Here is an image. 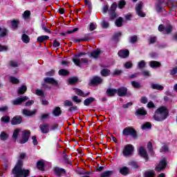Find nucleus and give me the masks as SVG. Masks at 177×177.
Masks as SVG:
<instances>
[{
	"instance_id": "nucleus-26",
	"label": "nucleus",
	"mask_w": 177,
	"mask_h": 177,
	"mask_svg": "<svg viewBox=\"0 0 177 177\" xmlns=\"http://www.w3.org/2000/svg\"><path fill=\"white\" fill-rule=\"evenodd\" d=\"M75 91L76 95H78L79 96H82L83 97H85L86 95H84V92L78 88H73Z\"/></svg>"
},
{
	"instance_id": "nucleus-52",
	"label": "nucleus",
	"mask_w": 177,
	"mask_h": 177,
	"mask_svg": "<svg viewBox=\"0 0 177 177\" xmlns=\"http://www.w3.org/2000/svg\"><path fill=\"white\" fill-rule=\"evenodd\" d=\"M124 67L126 68H131V67H132V62H128L126 64H124Z\"/></svg>"
},
{
	"instance_id": "nucleus-32",
	"label": "nucleus",
	"mask_w": 177,
	"mask_h": 177,
	"mask_svg": "<svg viewBox=\"0 0 177 177\" xmlns=\"http://www.w3.org/2000/svg\"><path fill=\"white\" fill-rule=\"evenodd\" d=\"M8 34V30L5 28H0V37H5Z\"/></svg>"
},
{
	"instance_id": "nucleus-50",
	"label": "nucleus",
	"mask_w": 177,
	"mask_h": 177,
	"mask_svg": "<svg viewBox=\"0 0 177 177\" xmlns=\"http://www.w3.org/2000/svg\"><path fill=\"white\" fill-rule=\"evenodd\" d=\"M48 118H49V114L48 113H44L41 116V120H48Z\"/></svg>"
},
{
	"instance_id": "nucleus-11",
	"label": "nucleus",
	"mask_w": 177,
	"mask_h": 177,
	"mask_svg": "<svg viewBox=\"0 0 177 177\" xmlns=\"http://www.w3.org/2000/svg\"><path fill=\"white\" fill-rule=\"evenodd\" d=\"M118 56L120 57H122L125 59V57H128L129 56V51L128 50H122L118 52Z\"/></svg>"
},
{
	"instance_id": "nucleus-51",
	"label": "nucleus",
	"mask_w": 177,
	"mask_h": 177,
	"mask_svg": "<svg viewBox=\"0 0 177 177\" xmlns=\"http://www.w3.org/2000/svg\"><path fill=\"white\" fill-rule=\"evenodd\" d=\"M136 41H138V37L136 36H133L131 38L130 42L131 44H135V42H136Z\"/></svg>"
},
{
	"instance_id": "nucleus-16",
	"label": "nucleus",
	"mask_w": 177,
	"mask_h": 177,
	"mask_svg": "<svg viewBox=\"0 0 177 177\" xmlns=\"http://www.w3.org/2000/svg\"><path fill=\"white\" fill-rule=\"evenodd\" d=\"M37 113V109H34L33 111H28L27 109H24L23 114L24 115L31 116L34 115Z\"/></svg>"
},
{
	"instance_id": "nucleus-18",
	"label": "nucleus",
	"mask_w": 177,
	"mask_h": 177,
	"mask_svg": "<svg viewBox=\"0 0 177 177\" xmlns=\"http://www.w3.org/2000/svg\"><path fill=\"white\" fill-rule=\"evenodd\" d=\"M120 172L122 175H128L129 174V169L127 167H123L120 169Z\"/></svg>"
},
{
	"instance_id": "nucleus-7",
	"label": "nucleus",
	"mask_w": 177,
	"mask_h": 177,
	"mask_svg": "<svg viewBox=\"0 0 177 177\" xmlns=\"http://www.w3.org/2000/svg\"><path fill=\"white\" fill-rule=\"evenodd\" d=\"M123 135L126 136L128 135H132L133 136H135V135H136V131L133 128L128 127L123 130Z\"/></svg>"
},
{
	"instance_id": "nucleus-49",
	"label": "nucleus",
	"mask_w": 177,
	"mask_h": 177,
	"mask_svg": "<svg viewBox=\"0 0 177 177\" xmlns=\"http://www.w3.org/2000/svg\"><path fill=\"white\" fill-rule=\"evenodd\" d=\"M146 62L145 61H141L138 63V67L139 68H143V67H145Z\"/></svg>"
},
{
	"instance_id": "nucleus-40",
	"label": "nucleus",
	"mask_w": 177,
	"mask_h": 177,
	"mask_svg": "<svg viewBox=\"0 0 177 177\" xmlns=\"http://www.w3.org/2000/svg\"><path fill=\"white\" fill-rule=\"evenodd\" d=\"M127 5V3L125 2V1L122 0L119 2L118 3V8L119 9H122V8H124V6Z\"/></svg>"
},
{
	"instance_id": "nucleus-34",
	"label": "nucleus",
	"mask_w": 177,
	"mask_h": 177,
	"mask_svg": "<svg viewBox=\"0 0 177 177\" xmlns=\"http://www.w3.org/2000/svg\"><path fill=\"white\" fill-rule=\"evenodd\" d=\"M145 177H154V171H146L145 174Z\"/></svg>"
},
{
	"instance_id": "nucleus-10",
	"label": "nucleus",
	"mask_w": 177,
	"mask_h": 177,
	"mask_svg": "<svg viewBox=\"0 0 177 177\" xmlns=\"http://www.w3.org/2000/svg\"><path fill=\"white\" fill-rule=\"evenodd\" d=\"M11 124L12 125L21 124V116H15L11 120Z\"/></svg>"
},
{
	"instance_id": "nucleus-47",
	"label": "nucleus",
	"mask_w": 177,
	"mask_h": 177,
	"mask_svg": "<svg viewBox=\"0 0 177 177\" xmlns=\"http://www.w3.org/2000/svg\"><path fill=\"white\" fill-rule=\"evenodd\" d=\"M131 85L133 88H140V84L138 82H132Z\"/></svg>"
},
{
	"instance_id": "nucleus-56",
	"label": "nucleus",
	"mask_w": 177,
	"mask_h": 177,
	"mask_svg": "<svg viewBox=\"0 0 177 177\" xmlns=\"http://www.w3.org/2000/svg\"><path fill=\"white\" fill-rule=\"evenodd\" d=\"M55 171L57 175H60V173H59V172H66V171H64V169H59L56 168V169H55Z\"/></svg>"
},
{
	"instance_id": "nucleus-62",
	"label": "nucleus",
	"mask_w": 177,
	"mask_h": 177,
	"mask_svg": "<svg viewBox=\"0 0 177 177\" xmlns=\"http://www.w3.org/2000/svg\"><path fill=\"white\" fill-rule=\"evenodd\" d=\"M102 26L103 28H107V27H109V23L104 21H102Z\"/></svg>"
},
{
	"instance_id": "nucleus-22",
	"label": "nucleus",
	"mask_w": 177,
	"mask_h": 177,
	"mask_svg": "<svg viewBox=\"0 0 177 177\" xmlns=\"http://www.w3.org/2000/svg\"><path fill=\"white\" fill-rule=\"evenodd\" d=\"M53 114H54V115H55L56 117L62 114V110H60V107L57 106L55 108L53 111Z\"/></svg>"
},
{
	"instance_id": "nucleus-42",
	"label": "nucleus",
	"mask_w": 177,
	"mask_h": 177,
	"mask_svg": "<svg viewBox=\"0 0 177 177\" xmlns=\"http://www.w3.org/2000/svg\"><path fill=\"white\" fill-rule=\"evenodd\" d=\"M0 139H1V140H6V139H8V134L5 132H2L0 135Z\"/></svg>"
},
{
	"instance_id": "nucleus-54",
	"label": "nucleus",
	"mask_w": 177,
	"mask_h": 177,
	"mask_svg": "<svg viewBox=\"0 0 177 177\" xmlns=\"http://www.w3.org/2000/svg\"><path fill=\"white\" fill-rule=\"evenodd\" d=\"M115 9H117V3H113L111 7V10H112V12H115Z\"/></svg>"
},
{
	"instance_id": "nucleus-36",
	"label": "nucleus",
	"mask_w": 177,
	"mask_h": 177,
	"mask_svg": "<svg viewBox=\"0 0 177 177\" xmlns=\"http://www.w3.org/2000/svg\"><path fill=\"white\" fill-rule=\"evenodd\" d=\"M142 129H149V128H151V124L149 122H147L141 127Z\"/></svg>"
},
{
	"instance_id": "nucleus-25",
	"label": "nucleus",
	"mask_w": 177,
	"mask_h": 177,
	"mask_svg": "<svg viewBox=\"0 0 177 177\" xmlns=\"http://www.w3.org/2000/svg\"><path fill=\"white\" fill-rule=\"evenodd\" d=\"M152 89H157V91H162L164 86L160 84H151Z\"/></svg>"
},
{
	"instance_id": "nucleus-43",
	"label": "nucleus",
	"mask_w": 177,
	"mask_h": 177,
	"mask_svg": "<svg viewBox=\"0 0 177 177\" xmlns=\"http://www.w3.org/2000/svg\"><path fill=\"white\" fill-rule=\"evenodd\" d=\"M72 100L75 102V103H81L82 100L78 97V96L75 95L72 97Z\"/></svg>"
},
{
	"instance_id": "nucleus-55",
	"label": "nucleus",
	"mask_w": 177,
	"mask_h": 177,
	"mask_svg": "<svg viewBox=\"0 0 177 177\" xmlns=\"http://www.w3.org/2000/svg\"><path fill=\"white\" fill-rule=\"evenodd\" d=\"M64 106H73V102L69 100H66L64 102Z\"/></svg>"
},
{
	"instance_id": "nucleus-60",
	"label": "nucleus",
	"mask_w": 177,
	"mask_h": 177,
	"mask_svg": "<svg viewBox=\"0 0 177 177\" xmlns=\"http://www.w3.org/2000/svg\"><path fill=\"white\" fill-rule=\"evenodd\" d=\"M53 46L54 48H58V46H60V43L55 40L53 42Z\"/></svg>"
},
{
	"instance_id": "nucleus-58",
	"label": "nucleus",
	"mask_w": 177,
	"mask_h": 177,
	"mask_svg": "<svg viewBox=\"0 0 177 177\" xmlns=\"http://www.w3.org/2000/svg\"><path fill=\"white\" fill-rule=\"evenodd\" d=\"M166 34H169L172 31V27L168 26L165 28Z\"/></svg>"
},
{
	"instance_id": "nucleus-53",
	"label": "nucleus",
	"mask_w": 177,
	"mask_h": 177,
	"mask_svg": "<svg viewBox=\"0 0 177 177\" xmlns=\"http://www.w3.org/2000/svg\"><path fill=\"white\" fill-rule=\"evenodd\" d=\"M36 95H37V96H44V91L37 89L36 90Z\"/></svg>"
},
{
	"instance_id": "nucleus-14",
	"label": "nucleus",
	"mask_w": 177,
	"mask_h": 177,
	"mask_svg": "<svg viewBox=\"0 0 177 177\" xmlns=\"http://www.w3.org/2000/svg\"><path fill=\"white\" fill-rule=\"evenodd\" d=\"M41 131L42 133H48L49 132V124H43L39 126Z\"/></svg>"
},
{
	"instance_id": "nucleus-13",
	"label": "nucleus",
	"mask_w": 177,
	"mask_h": 177,
	"mask_svg": "<svg viewBox=\"0 0 177 177\" xmlns=\"http://www.w3.org/2000/svg\"><path fill=\"white\" fill-rule=\"evenodd\" d=\"M102 81V78H100L97 76H95L91 80V85H99V84H101Z\"/></svg>"
},
{
	"instance_id": "nucleus-15",
	"label": "nucleus",
	"mask_w": 177,
	"mask_h": 177,
	"mask_svg": "<svg viewBox=\"0 0 177 177\" xmlns=\"http://www.w3.org/2000/svg\"><path fill=\"white\" fill-rule=\"evenodd\" d=\"M127 88L122 87L117 91L116 93H118V96H125L127 95Z\"/></svg>"
},
{
	"instance_id": "nucleus-30",
	"label": "nucleus",
	"mask_w": 177,
	"mask_h": 177,
	"mask_svg": "<svg viewBox=\"0 0 177 177\" xmlns=\"http://www.w3.org/2000/svg\"><path fill=\"white\" fill-rule=\"evenodd\" d=\"M19 132H20V129H17L14 131V133L12 135V138L14 139V140H17V137L19 136Z\"/></svg>"
},
{
	"instance_id": "nucleus-17",
	"label": "nucleus",
	"mask_w": 177,
	"mask_h": 177,
	"mask_svg": "<svg viewBox=\"0 0 177 177\" xmlns=\"http://www.w3.org/2000/svg\"><path fill=\"white\" fill-rule=\"evenodd\" d=\"M100 53H102V51H100V49H97L91 53V57H93V59H97V57L100 56Z\"/></svg>"
},
{
	"instance_id": "nucleus-2",
	"label": "nucleus",
	"mask_w": 177,
	"mask_h": 177,
	"mask_svg": "<svg viewBox=\"0 0 177 177\" xmlns=\"http://www.w3.org/2000/svg\"><path fill=\"white\" fill-rule=\"evenodd\" d=\"M167 117H168V109L164 106H161L156 110L153 118L156 121H163Z\"/></svg>"
},
{
	"instance_id": "nucleus-46",
	"label": "nucleus",
	"mask_w": 177,
	"mask_h": 177,
	"mask_svg": "<svg viewBox=\"0 0 177 177\" xmlns=\"http://www.w3.org/2000/svg\"><path fill=\"white\" fill-rule=\"evenodd\" d=\"M11 24L13 28H17V24H19V21L17 20H12Z\"/></svg>"
},
{
	"instance_id": "nucleus-23",
	"label": "nucleus",
	"mask_w": 177,
	"mask_h": 177,
	"mask_svg": "<svg viewBox=\"0 0 177 177\" xmlns=\"http://www.w3.org/2000/svg\"><path fill=\"white\" fill-rule=\"evenodd\" d=\"M44 82H46L47 84H52L53 85H56L57 82H55L53 78L50 77H46L44 79Z\"/></svg>"
},
{
	"instance_id": "nucleus-20",
	"label": "nucleus",
	"mask_w": 177,
	"mask_h": 177,
	"mask_svg": "<svg viewBox=\"0 0 177 177\" xmlns=\"http://www.w3.org/2000/svg\"><path fill=\"white\" fill-rule=\"evenodd\" d=\"M49 39V36L43 35L37 37V42L42 43L44 41H48Z\"/></svg>"
},
{
	"instance_id": "nucleus-63",
	"label": "nucleus",
	"mask_w": 177,
	"mask_h": 177,
	"mask_svg": "<svg viewBox=\"0 0 177 177\" xmlns=\"http://www.w3.org/2000/svg\"><path fill=\"white\" fill-rule=\"evenodd\" d=\"M10 64L11 67H17V66H18L17 63L15 62H13V61H11L10 62Z\"/></svg>"
},
{
	"instance_id": "nucleus-28",
	"label": "nucleus",
	"mask_w": 177,
	"mask_h": 177,
	"mask_svg": "<svg viewBox=\"0 0 177 177\" xmlns=\"http://www.w3.org/2000/svg\"><path fill=\"white\" fill-rule=\"evenodd\" d=\"M21 39L25 44H28V42H30V37L26 34L22 35Z\"/></svg>"
},
{
	"instance_id": "nucleus-61",
	"label": "nucleus",
	"mask_w": 177,
	"mask_h": 177,
	"mask_svg": "<svg viewBox=\"0 0 177 177\" xmlns=\"http://www.w3.org/2000/svg\"><path fill=\"white\" fill-rule=\"evenodd\" d=\"M4 50H8V47L0 45V52H4Z\"/></svg>"
},
{
	"instance_id": "nucleus-3",
	"label": "nucleus",
	"mask_w": 177,
	"mask_h": 177,
	"mask_svg": "<svg viewBox=\"0 0 177 177\" xmlns=\"http://www.w3.org/2000/svg\"><path fill=\"white\" fill-rule=\"evenodd\" d=\"M132 153H133V147L129 145H126L123 150V155L124 157H129Z\"/></svg>"
},
{
	"instance_id": "nucleus-41",
	"label": "nucleus",
	"mask_w": 177,
	"mask_h": 177,
	"mask_svg": "<svg viewBox=\"0 0 177 177\" xmlns=\"http://www.w3.org/2000/svg\"><path fill=\"white\" fill-rule=\"evenodd\" d=\"M59 75H67L68 74V71L64 69H61L59 71Z\"/></svg>"
},
{
	"instance_id": "nucleus-8",
	"label": "nucleus",
	"mask_w": 177,
	"mask_h": 177,
	"mask_svg": "<svg viewBox=\"0 0 177 177\" xmlns=\"http://www.w3.org/2000/svg\"><path fill=\"white\" fill-rule=\"evenodd\" d=\"M26 100H28V97L24 96L22 97H18L12 101V104L17 106L18 104H21V103H23V102H26Z\"/></svg>"
},
{
	"instance_id": "nucleus-33",
	"label": "nucleus",
	"mask_w": 177,
	"mask_h": 177,
	"mask_svg": "<svg viewBox=\"0 0 177 177\" xmlns=\"http://www.w3.org/2000/svg\"><path fill=\"white\" fill-rule=\"evenodd\" d=\"M78 79L77 77H73L68 80V83L71 85H74V84H77Z\"/></svg>"
},
{
	"instance_id": "nucleus-39",
	"label": "nucleus",
	"mask_w": 177,
	"mask_h": 177,
	"mask_svg": "<svg viewBox=\"0 0 177 177\" xmlns=\"http://www.w3.org/2000/svg\"><path fill=\"white\" fill-rule=\"evenodd\" d=\"M9 121H10V118L9 116H3L1 118V122H9Z\"/></svg>"
},
{
	"instance_id": "nucleus-6",
	"label": "nucleus",
	"mask_w": 177,
	"mask_h": 177,
	"mask_svg": "<svg viewBox=\"0 0 177 177\" xmlns=\"http://www.w3.org/2000/svg\"><path fill=\"white\" fill-rule=\"evenodd\" d=\"M142 8H143V3L140 2L136 6V13L140 17H145V16H146V14L142 12Z\"/></svg>"
},
{
	"instance_id": "nucleus-27",
	"label": "nucleus",
	"mask_w": 177,
	"mask_h": 177,
	"mask_svg": "<svg viewBox=\"0 0 177 177\" xmlns=\"http://www.w3.org/2000/svg\"><path fill=\"white\" fill-rule=\"evenodd\" d=\"M27 91V86H22L18 90L19 95H23Z\"/></svg>"
},
{
	"instance_id": "nucleus-64",
	"label": "nucleus",
	"mask_w": 177,
	"mask_h": 177,
	"mask_svg": "<svg viewBox=\"0 0 177 177\" xmlns=\"http://www.w3.org/2000/svg\"><path fill=\"white\" fill-rule=\"evenodd\" d=\"M147 107L149 109H153V107H154V103H153L152 102H150L147 104Z\"/></svg>"
},
{
	"instance_id": "nucleus-57",
	"label": "nucleus",
	"mask_w": 177,
	"mask_h": 177,
	"mask_svg": "<svg viewBox=\"0 0 177 177\" xmlns=\"http://www.w3.org/2000/svg\"><path fill=\"white\" fill-rule=\"evenodd\" d=\"M76 31H78V28H75L71 30L66 31V34H73V32H75Z\"/></svg>"
},
{
	"instance_id": "nucleus-1",
	"label": "nucleus",
	"mask_w": 177,
	"mask_h": 177,
	"mask_svg": "<svg viewBox=\"0 0 177 177\" xmlns=\"http://www.w3.org/2000/svg\"><path fill=\"white\" fill-rule=\"evenodd\" d=\"M23 161L19 160L12 169V174L15 177H27L30 175V170L24 169Z\"/></svg>"
},
{
	"instance_id": "nucleus-29",
	"label": "nucleus",
	"mask_w": 177,
	"mask_h": 177,
	"mask_svg": "<svg viewBox=\"0 0 177 177\" xmlns=\"http://www.w3.org/2000/svg\"><path fill=\"white\" fill-rule=\"evenodd\" d=\"M37 167L38 169H39L40 171H44V161L40 160V161L37 162Z\"/></svg>"
},
{
	"instance_id": "nucleus-21",
	"label": "nucleus",
	"mask_w": 177,
	"mask_h": 177,
	"mask_svg": "<svg viewBox=\"0 0 177 177\" xmlns=\"http://www.w3.org/2000/svg\"><path fill=\"white\" fill-rule=\"evenodd\" d=\"M93 102H95V98L88 97L84 100V106H89V104H91V103H93Z\"/></svg>"
},
{
	"instance_id": "nucleus-37",
	"label": "nucleus",
	"mask_w": 177,
	"mask_h": 177,
	"mask_svg": "<svg viewBox=\"0 0 177 177\" xmlns=\"http://www.w3.org/2000/svg\"><path fill=\"white\" fill-rule=\"evenodd\" d=\"M115 25L117 26V27H121V26H122V18L120 17L119 19H118L115 21Z\"/></svg>"
},
{
	"instance_id": "nucleus-44",
	"label": "nucleus",
	"mask_w": 177,
	"mask_h": 177,
	"mask_svg": "<svg viewBox=\"0 0 177 177\" xmlns=\"http://www.w3.org/2000/svg\"><path fill=\"white\" fill-rule=\"evenodd\" d=\"M30 15H31V12L29 10L25 11L23 15L24 19H28V17H30Z\"/></svg>"
},
{
	"instance_id": "nucleus-9",
	"label": "nucleus",
	"mask_w": 177,
	"mask_h": 177,
	"mask_svg": "<svg viewBox=\"0 0 177 177\" xmlns=\"http://www.w3.org/2000/svg\"><path fill=\"white\" fill-rule=\"evenodd\" d=\"M73 62L75 63L76 66H81L83 63H88V59L82 58L81 60L78 59V58H73Z\"/></svg>"
},
{
	"instance_id": "nucleus-31",
	"label": "nucleus",
	"mask_w": 177,
	"mask_h": 177,
	"mask_svg": "<svg viewBox=\"0 0 177 177\" xmlns=\"http://www.w3.org/2000/svg\"><path fill=\"white\" fill-rule=\"evenodd\" d=\"M160 66H161V64H160L158 62L152 61L150 62V66L152 68L160 67Z\"/></svg>"
},
{
	"instance_id": "nucleus-59",
	"label": "nucleus",
	"mask_w": 177,
	"mask_h": 177,
	"mask_svg": "<svg viewBox=\"0 0 177 177\" xmlns=\"http://www.w3.org/2000/svg\"><path fill=\"white\" fill-rule=\"evenodd\" d=\"M140 102L141 103L146 104V103H147V98H146V97H142L140 100Z\"/></svg>"
},
{
	"instance_id": "nucleus-38",
	"label": "nucleus",
	"mask_w": 177,
	"mask_h": 177,
	"mask_svg": "<svg viewBox=\"0 0 177 177\" xmlns=\"http://www.w3.org/2000/svg\"><path fill=\"white\" fill-rule=\"evenodd\" d=\"M101 74L102 75H103V77H107V75L110 74V71L107 69H104L101 71Z\"/></svg>"
},
{
	"instance_id": "nucleus-12",
	"label": "nucleus",
	"mask_w": 177,
	"mask_h": 177,
	"mask_svg": "<svg viewBox=\"0 0 177 177\" xmlns=\"http://www.w3.org/2000/svg\"><path fill=\"white\" fill-rule=\"evenodd\" d=\"M139 154L141 156V157H143V158L148 160V156H147V152H146V150L143 147H140L139 150Z\"/></svg>"
},
{
	"instance_id": "nucleus-19",
	"label": "nucleus",
	"mask_w": 177,
	"mask_h": 177,
	"mask_svg": "<svg viewBox=\"0 0 177 177\" xmlns=\"http://www.w3.org/2000/svg\"><path fill=\"white\" fill-rule=\"evenodd\" d=\"M136 114L137 115H146V114H147V112H146L145 109L140 108L136 111Z\"/></svg>"
},
{
	"instance_id": "nucleus-4",
	"label": "nucleus",
	"mask_w": 177,
	"mask_h": 177,
	"mask_svg": "<svg viewBox=\"0 0 177 177\" xmlns=\"http://www.w3.org/2000/svg\"><path fill=\"white\" fill-rule=\"evenodd\" d=\"M166 165L167 160L165 159H162L156 167L155 170L156 171V172H160V171H162V169H165Z\"/></svg>"
},
{
	"instance_id": "nucleus-48",
	"label": "nucleus",
	"mask_w": 177,
	"mask_h": 177,
	"mask_svg": "<svg viewBox=\"0 0 177 177\" xmlns=\"http://www.w3.org/2000/svg\"><path fill=\"white\" fill-rule=\"evenodd\" d=\"M10 82H12V84H19V80L17 79L16 77H10Z\"/></svg>"
},
{
	"instance_id": "nucleus-45",
	"label": "nucleus",
	"mask_w": 177,
	"mask_h": 177,
	"mask_svg": "<svg viewBox=\"0 0 177 177\" xmlns=\"http://www.w3.org/2000/svg\"><path fill=\"white\" fill-rule=\"evenodd\" d=\"M90 31H93V30H96V24L91 23L89 26Z\"/></svg>"
},
{
	"instance_id": "nucleus-35",
	"label": "nucleus",
	"mask_w": 177,
	"mask_h": 177,
	"mask_svg": "<svg viewBox=\"0 0 177 177\" xmlns=\"http://www.w3.org/2000/svg\"><path fill=\"white\" fill-rule=\"evenodd\" d=\"M113 174V171H104V173H102L101 174V177H109L110 176V175H111Z\"/></svg>"
},
{
	"instance_id": "nucleus-5",
	"label": "nucleus",
	"mask_w": 177,
	"mask_h": 177,
	"mask_svg": "<svg viewBox=\"0 0 177 177\" xmlns=\"http://www.w3.org/2000/svg\"><path fill=\"white\" fill-rule=\"evenodd\" d=\"M30 131L28 130H25L23 131V136L22 138L19 140V142L21 144L26 143L28 140V138H30Z\"/></svg>"
},
{
	"instance_id": "nucleus-24",
	"label": "nucleus",
	"mask_w": 177,
	"mask_h": 177,
	"mask_svg": "<svg viewBox=\"0 0 177 177\" xmlns=\"http://www.w3.org/2000/svg\"><path fill=\"white\" fill-rule=\"evenodd\" d=\"M106 93L109 95V96H114V95H115V93H117V90H115L114 88H109L106 91Z\"/></svg>"
}]
</instances>
